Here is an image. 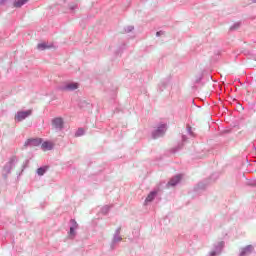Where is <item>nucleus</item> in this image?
Returning <instances> with one entry per match:
<instances>
[{"instance_id": "8", "label": "nucleus", "mask_w": 256, "mask_h": 256, "mask_svg": "<svg viewBox=\"0 0 256 256\" xmlns=\"http://www.w3.org/2000/svg\"><path fill=\"white\" fill-rule=\"evenodd\" d=\"M42 149L44 151H51V149H53V144L51 142H44L42 143Z\"/></svg>"}, {"instance_id": "1", "label": "nucleus", "mask_w": 256, "mask_h": 256, "mask_svg": "<svg viewBox=\"0 0 256 256\" xmlns=\"http://www.w3.org/2000/svg\"><path fill=\"white\" fill-rule=\"evenodd\" d=\"M33 113V110H27V111H20L17 112L15 116L16 121H23L24 119H27V117H30V115Z\"/></svg>"}, {"instance_id": "16", "label": "nucleus", "mask_w": 256, "mask_h": 256, "mask_svg": "<svg viewBox=\"0 0 256 256\" xmlns=\"http://www.w3.org/2000/svg\"><path fill=\"white\" fill-rule=\"evenodd\" d=\"M1 3H5V0H0V5H1Z\"/></svg>"}, {"instance_id": "2", "label": "nucleus", "mask_w": 256, "mask_h": 256, "mask_svg": "<svg viewBox=\"0 0 256 256\" xmlns=\"http://www.w3.org/2000/svg\"><path fill=\"white\" fill-rule=\"evenodd\" d=\"M41 138H30L24 143V147H39Z\"/></svg>"}, {"instance_id": "3", "label": "nucleus", "mask_w": 256, "mask_h": 256, "mask_svg": "<svg viewBox=\"0 0 256 256\" xmlns=\"http://www.w3.org/2000/svg\"><path fill=\"white\" fill-rule=\"evenodd\" d=\"M182 175H176L175 177H173L169 182H168V187H175V185H177V183H179V181H181L182 179Z\"/></svg>"}, {"instance_id": "15", "label": "nucleus", "mask_w": 256, "mask_h": 256, "mask_svg": "<svg viewBox=\"0 0 256 256\" xmlns=\"http://www.w3.org/2000/svg\"><path fill=\"white\" fill-rule=\"evenodd\" d=\"M156 35H157V37H159V35H161V32H157Z\"/></svg>"}, {"instance_id": "10", "label": "nucleus", "mask_w": 256, "mask_h": 256, "mask_svg": "<svg viewBox=\"0 0 256 256\" xmlns=\"http://www.w3.org/2000/svg\"><path fill=\"white\" fill-rule=\"evenodd\" d=\"M28 0H17L15 3H14V7H23V5H25V3H27Z\"/></svg>"}, {"instance_id": "12", "label": "nucleus", "mask_w": 256, "mask_h": 256, "mask_svg": "<svg viewBox=\"0 0 256 256\" xmlns=\"http://www.w3.org/2000/svg\"><path fill=\"white\" fill-rule=\"evenodd\" d=\"M156 133L157 135H163V133H165V125L162 126V130L158 129Z\"/></svg>"}, {"instance_id": "6", "label": "nucleus", "mask_w": 256, "mask_h": 256, "mask_svg": "<svg viewBox=\"0 0 256 256\" xmlns=\"http://www.w3.org/2000/svg\"><path fill=\"white\" fill-rule=\"evenodd\" d=\"M53 125L57 129H62L63 128V119L62 118H56L53 120Z\"/></svg>"}, {"instance_id": "4", "label": "nucleus", "mask_w": 256, "mask_h": 256, "mask_svg": "<svg viewBox=\"0 0 256 256\" xmlns=\"http://www.w3.org/2000/svg\"><path fill=\"white\" fill-rule=\"evenodd\" d=\"M249 253H253V246L248 245L241 249L240 256L249 255Z\"/></svg>"}, {"instance_id": "13", "label": "nucleus", "mask_w": 256, "mask_h": 256, "mask_svg": "<svg viewBox=\"0 0 256 256\" xmlns=\"http://www.w3.org/2000/svg\"><path fill=\"white\" fill-rule=\"evenodd\" d=\"M70 235H75V229L73 227L70 228Z\"/></svg>"}, {"instance_id": "5", "label": "nucleus", "mask_w": 256, "mask_h": 256, "mask_svg": "<svg viewBox=\"0 0 256 256\" xmlns=\"http://www.w3.org/2000/svg\"><path fill=\"white\" fill-rule=\"evenodd\" d=\"M76 89H79L78 83H69L64 87V91H75Z\"/></svg>"}, {"instance_id": "7", "label": "nucleus", "mask_w": 256, "mask_h": 256, "mask_svg": "<svg viewBox=\"0 0 256 256\" xmlns=\"http://www.w3.org/2000/svg\"><path fill=\"white\" fill-rule=\"evenodd\" d=\"M156 195H157V192H155V191L150 192L145 199V203H151V201H153V199H155Z\"/></svg>"}, {"instance_id": "9", "label": "nucleus", "mask_w": 256, "mask_h": 256, "mask_svg": "<svg viewBox=\"0 0 256 256\" xmlns=\"http://www.w3.org/2000/svg\"><path fill=\"white\" fill-rule=\"evenodd\" d=\"M37 49L39 51H45V49H50V46L47 45L46 43H40L37 45Z\"/></svg>"}, {"instance_id": "17", "label": "nucleus", "mask_w": 256, "mask_h": 256, "mask_svg": "<svg viewBox=\"0 0 256 256\" xmlns=\"http://www.w3.org/2000/svg\"><path fill=\"white\" fill-rule=\"evenodd\" d=\"M212 255H215V252H212Z\"/></svg>"}, {"instance_id": "14", "label": "nucleus", "mask_w": 256, "mask_h": 256, "mask_svg": "<svg viewBox=\"0 0 256 256\" xmlns=\"http://www.w3.org/2000/svg\"><path fill=\"white\" fill-rule=\"evenodd\" d=\"M78 133H80V135H83V129H79Z\"/></svg>"}, {"instance_id": "11", "label": "nucleus", "mask_w": 256, "mask_h": 256, "mask_svg": "<svg viewBox=\"0 0 256 256\" xmlns=\"http://www.w3.org/2000/svg\"><path fill=\"white\" fill-rule=\"evenodd\" d=\"M46 171H47V167H41L37 169V173L38 175H40V177L45 175Z\"/></svg>"}]
</instances>
